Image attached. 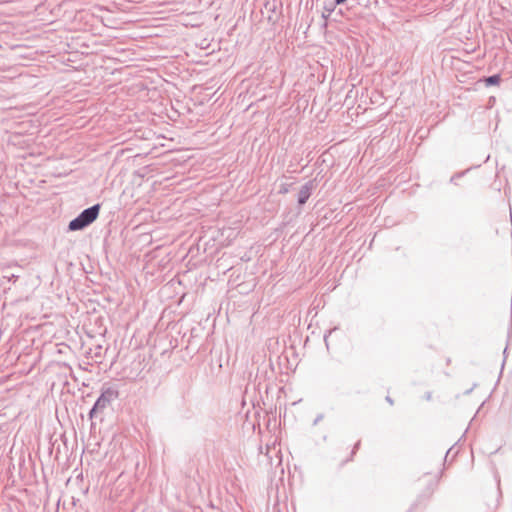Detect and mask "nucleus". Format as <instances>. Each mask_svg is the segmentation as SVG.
Here are the masks:
<instances>
[{"instance_id":"obj_1","label":"nucleus","mask_w":512,"mask_h":512,"mask_svg":"<svg viewBox=\"0 0 512 512\" xmlns=\"http://www.w3.org/2000/svg\"><path fill=\"white\" fill-rule=\"evenodd\" d=\"M100 208V204H95L84 209L76 218L69 222L68 229L70 231H79L86 228L97 219Z\"/></svg>"},{"instance_id":"obj_2","label":"nucleus","mask_w":512,"mask_h":512,"mask_svg":"<svg viewBox=\"0 0 512 512\" xmlns=\"http://www.w3.org/2000/svg\"><path fill=\"white\" fill-rule=\"evenodd\" d=\"M119 393L116 389L108 387L102 390L101 395L98 397L93 407L89 412V417L92 419L97 416L98 413L103 412L112 401L117 399Z\"/></svg>"},{"instance_id":"obj_3","label":"nucleus","mask_w":512,"mask_h":512,"mask_svg":"<svg viewBox=\"0 0 512 512\" xmlns=\"http://www.w3.org/2000/svg\"><path fill=\"white\" fill-rule=\"evenodd\" d=\"M7 141L9 144L20 149H26L30 147L34 141V137L33 134L28 135L22 132H14L8 135Z\"/></svg>"},{"instance_id":"obj_4","label":"nucleus","mask_w":512,"mask_h":512,"mask_svg":"<svg viewBox=\"0 0 512 512\" xmlns=\"http://www.w3.org/2000/svg\"><path fill=\"white\" fill-rule=\"evenodd\" d=\"M314 189H315V183L313 180H310V181L306 182L304 185H302L299 190V193H298V198H297L298 204L304 205L308 201V199L311 196L312 191Z\"/></svg>"},{"instance_id":"obj_5","label":"nucleus","mask_w":512,"mask_h":512,"mask_svg":"<svg viewBox=\"0 0 512 512\" xmlns=\"http://www.w3.org/2000/svg\"><path fill=\"white\" fill-rule=\"evenodd\" d=\"M135 131H136V133H139L137 135L138 137H143L145 139H150V136L155 135L154 130H152V129H149V130H135Z\"/></svg>"},{"instance_id":"obj_6","label":"nucleus","mask_w":512,"mask_h":512,"mask_svg":"<svg viewBox=\"0 0 512 512\" xmlns=\"http://www.w3.org/2000/svg\"><path fill=\"white\" fill-rule=\"evenodd\" d=\"M499 81H500L499 75H492V76H489L488 78H486V83L488 85H496L499 83Z\"/></svg>"},{"instance_id":"obj_7","label":"nucleus","mask_w":512,"mask_h":512,"mask_svg":"<svg viewBox=\"0 0 512 512\" xmlns=\"http://www.w3.org/2000/svg\"><path fill=\"white\" fill-rule=\"evenodd\" d=\"M322 419H323V415H322V414L318 415V416L315 418V420H314V422H313V425H317V424H318Z\"/></svg>"},{"instance_id":"obj_8","label":"nucleus","mask_w":512,"mask_h":512,"mask_svg":"<svg viewBox=\"0 0 512 512\" xmlns=\"http://www.w3.org/2000/svg\"><path fill=\"white\" fill-rule=\"evenodd\" d=\"M359 446H360V441H358V442L355 444V446H354V448H353V450H352V455H354V454L356 453V451L359 449Z\"/></svg>"},{"instance_id":"obj_9","label":"nucleus","mask_w":512,"mask_h":512,"mask_svg":"<svg viewBox=\"0 0 512 512\" xmlns=\"http://www.w3.org/2000/svg\"><path fill=\"white\" fill-rule=\"evenodd\" d=\"M385 400H386L387 402H389L390 404H393V401H392V399H391L390 397L386 396V397H385Z\"/></svg>"},{"instance_id":"obj_10","label":"nucleus","mask_w":512,"mask_h":512,"mask_svg":"<svg viewBox=\"0 0 512 512\" xmlns=\"http://www.w3.org/2000/svg\"><path fill=\"white\" fill-rule=\"evenodd\" d=\"M426 399H427V400H430V399H431V393H430V392H427V393H426Z\"/></svg>"},{"instance_id":"obj_11","label":"nucleus","mask_w":512,"mask_h":512,"mask_svg":"<svg viewBox=\"0 0 512 512\" xmlns=\"http://www.w3.org/2000/svg\"><path fill=\"white\" fill-rule=\"evenodd\" d=\"M327 338H328V335H325L324 336V341H325L326 346L328 347V340H327Z\"/></svg>"},{"instance_id":"obj_12","label":"nucleus","mask_w":512,"mask_h":512,"mask_svg":"<svg viewBox=\"0 0 512 512\" xmlns=\"http://www.w3.org/2000/svg\"><path fill=\"white\" fill-rule=\"evenodd\" d=\"M346 0H336V4H342L344 3Z\"/></svg>"}]
</instances>
